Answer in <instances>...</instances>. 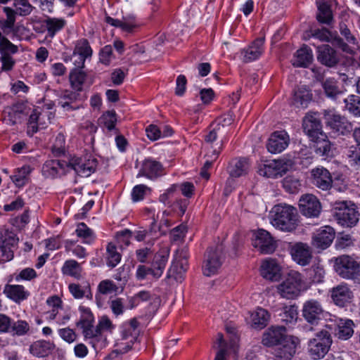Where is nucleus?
<instances>
[{
    "mask_svg": "<svg viewBox=\"0 0 360 360\" xmlns=\"http://www.w3.org/2000/svg\"><path fill=\"white\" fill-rule=\"evenodd\" d=\"M121 21V29L127 32H131L137 27L138 24L136 21V17L133 14H129L122 17Z\"/></svg>",
    "mask_w": 360,
    "mask_h": 360,
    "instance_id": "57",
    "label": "nucleus"
},
{
    "mask_svg": "<svg viewBox=\"0 0 360 360\" xmlns=\"http://www.w3.org/2000/svg\"><path fill=\"white\" fill-rule=\"evenodd\" d=\"M81 312L79 321L77 323L78 327L89 326L90 324L94 323V317L91 310L86 307L80 306L79 308Z\"/></svg>",
    "mask_w": 360,
    "mask_h": 360,
    "instance_id": "54",
    "label": "nucleus"
},
{
    "mask_svg": "<svg viewBox=\"0 0 360 360\" xmlns=\"http://www.w3.org/2000/svg\"><path fill=\"white\" fill-rule=\"evenodd\" d=\"M288 171V165L281 160H273L263 165L259 168V175L268 178L276 179L281 177Z\"/></svg>",
    "mask_w": 360,
    "mask_h": 360,
    "instance_id": "19",
    "label": "nucleus"
},
{
    "mask_svg": "<svg viewBox=\"0 0 360 360\" xmlns=\"http://www.w3.org/2000/svg\"><path fill=\"white\" fill-rule=\"evenodd\" d=\"M335 270L343 278L353 279L360 283V262L347 255L335 259Z\"/></svg>",
    "mask_w": 360,
    "mask_h": 360,
    "instance_id": "5",
    "label": "nucleus"
},
{
    "mask_svg": "<svg viewBox=\"0 0 360 360\" xmlns=\"http://www.w3.org/2000/svg\"><path fill=\"white\" fill-rule=\"evenodd\" d=\"M323 116L327 126L335 134L347 135L353 131L352 124L333 110H324Z\"/></svg>",
    "mask_w": 360,
    "mask_h": 360,
    "instance_id": "6",
    "label": "nucleus"
},
{
    "mask_svg": "<svg viewBox=\"0 0 360 360\" xmlns=\"http://www.w3.org/2000/svg\"><path fill=\"white\" fill-rule=\"evenodd\" d=\"M32 169L29 165H25L18 169L17 172L11 176L13 182L18 186L22 187L27 182V176L31 173Z\"/></svg>",
    "mask_w": 360,
    "mask_h": 360,
    "instance_id": "46",
    "label": "nucleus"
},
{
    "mask_svg": "<svg viewBox=\"0 0 360 360\" xmlns=\"http://www.w3.org/2000/svg\"><path fill=\"white\" fill-rule=\"evenodd\" d=\"M188 263L186 259H179L172 264L168 271V277L181 281L184 274L186 271Z\"/></svg>",
    "mask_w": 360,
    "mask_h": 360,
    "instance_id": "42",
    "label": "nucleus"
},
{
    "mask_svg": "<svg viewBox=\"0 0 360 360\" xmlns=\"http://www.w3.org/2000/svg\"><path fill=\"white\" fill-rule=\"evenodd\" d=\"M345 109L354 116H360V96L349 95L345 98Z\"/></svg>",
    "mask_w": 360,
    "mask_h": 360,
    "instance_id": "49",
    "label": "nucleus"
},
{
    "mask_svg": "<svg viewBox=\"0 0 360 360\" xmlns=\"http://www.w3.org/2000/svg\"><path fill=\"white\" fill-rule=\"evenodd\" d=\"M296 352V344L292 338L278 345L274 354L276 360H290Z\"/></svg>",
    "mask_w": 360,
    "mask_h": 360,
    "instance_id": "29",
    "label": "nucleus"
},
{
    "mask_svg": "<svg viewBox=\"0 0 360 360\" xmlns=\"http://www.w3.org/2000/svg\"><path fill=\"white\" fill-rule=\"evenodd\" d=\"M44 23L49 36L53 37L56 32L65 27L66 21L63 18H48L44 21Z\"/></svg>",
    "mask_w": 360,
    "mask_h": 360,
    "instance_id": "44",
    "label": "nucleus"
},
{
    "mask_svg": "<svg viewBox=\"0 0 360 360\" xmlns=\"http://www.w3.org/2000/svg\"><path fill=\"white\" fill-rule=\"evenodd\" d=\"M289 141V136L286 131H277L271 135L266 148L271 153H281L288 147Z\"/></svg>",
    "mask_w": 360,
    "mask_h": 360,
    "instance_id": "21",
    "label": "nucleus"
},
{
    "mask_svg": "<svg viewBox=\"0 0 360 360\" xmlns=\"http://www.w3.org/2000/svg\"><path fill=\"white\" fill-rule=\"evenodd\" d=\"M291 255L294 261L298 264L306 266L311 259V252L306 243H297L291 248Z\"/></svg>",
    "mask_w": 360,
    "mask_h": 360,
    "instance_id": "24",
    "label": "nucleus"
},
{
    "mask_svg": "<svg viewBox=\"0 0 360 360\" xmlns=\"http://www.w3.org/2000/svg\"><path fill=\"white\" fill-rule=\"evenodd\" d=\"M283 187L290 193L297 192L301 187L300 180L293 176H286L283 182Z\"/></svg>",
    "mask_w": 360,
    "mask_h": 360,
    "instance_id": "59",
    "label": "nucleus"
},
{
    "mask_svg": "<svg viewBox=\"0 0 360 360\" xmlns=\"http://www.w3.org/2000/svg\"><path fill=\"white\" fill-rule=\"evenodd\" d=\"M11 329L13 331L14 334L21 336L25 335L30 330L29 324L27 321L18 320L14 323L11 321Z\"/></svg>",
    "mask_w": 360,
    "mask_h": 360,
    "instance_id": "60",
    "label": "nucleus"
},
{
    "mask_svg": "<svg viewBox=\"0 0 360 360\" xmlns=\"http://www.w3.org/2000/svg\"><path fill=\"white\" fill-rule=\"evenodd\" d=\"M339 30L340 34L345 38L347 43L340 37H335L333 39L335 44L343 52L354 54L355 49H360L358 39L345 23L341 22L340 24Z\"/></svg>",
    "mask_w": 360,
    "mask_h": 360,
    "instance_id": "8",
    "label": "nucleus"
},
{
    "mask_svg": "<svg viewBox=\"0 0 360 360\" xmlns=\"http://www.w3.org/2000/svg\"><path fill=\"white\" fill-rule=\"evenodd\" d=\"M82 271V269L80 264L73 259L67 260L62 268V271L64 274L77 279L81 278Z\"/></svg>",
    "mask_w": 360,
    "mask_h": 360,
    "instance_id": "45",
    "label": "nucleus"
},
{
    "mask_svg": "<svg viewBox=\"0 0 360 360\" xmlns=\"http://www.w3.org/2000/svg\"><path fill=\"white\" fill-rule=\"evenodd\" d=\"M68 164L65 161L51 160L45 162L42 167L43 175L47 178H55L63 174Z\"/></svg>",
    "mask_w": 360,
    "mask_h": 360,
    "instance_id": "26",
    "label": "nucleus"
},
{
    "mask_svg": "<svg viewBox=\"0 0 360 360\" xmlns=\"http://www.w3.org/2000/svg\"><path fill=\"white\" fill-rule=\"evenodd\" d=\"M25 105L21 103L15 104L11 107H7L4 112V121L6 124L10 125L20 123L25 115Z\"/></svg>",
    "mask_w": 360,
    "mask_h": 360,
    "instance_id": "28",
    "label": "nucleus"
},
{
    "mask_svg": "<svg viewBox=\"0 0 360 360\" xmlns=\"http://www.w3.org/2000/svg\"><path fill=\"white\" fill-rule=\"evenodd\" d=\"M223 261L222 249L219 246L207 249L202 264V273L212 276L217 273Z\"/></svg>",
    "mask_w": 360,
    "mask_h": 360,
    "instance_id": "7",
    "label": "nucleus"
},
{
    "mask_svg": "<svg viewBox=\"0 0 360 360\" xmlns=\"http://www.w3.org/2000/svg\"><path fill=\"white\" fill-rule=\"evenodd\" d=\"M270 319V314L267 310L262 308H257L250 315L252 327L262 329L264 328Z\"/></svg>",
    "mask_w": 360,
    "mask_h": 360,
    "instance_id": "38",
    "label": "nucleus"
},
{
    "mask_svg": "<svg viewBox=\"0 0 360 360\" xmlns=\"http://www.w3.org/2000/svg\"><path fill=\"white\" fill-rule=\"evenodd\" d=\"M281 321L286 323H294L298 318L297 307L295 305L284 306L278 314Z\"/></svg>",
    "mask_w": 360,
    "mask_h": 360,
    "instance_id": "43",
    "label": "nucleus"
},
{
    "mask_svg": "<svg viewBox=\"0 0 360 360\" xmlns=\"http://www.w3.org/2000/svg\"><path fill=\"white\" fill-rule=\"evenodd\" d=\"M289 338H290L287 336L285 327L271 326L263 333L262 343L267 347H272L281 345Z\"/></svg>",
    "mask_w": 360,
    "mask_h": 360,
    "instance_id": "11",
    "label": "nucleus"
},
{
    "mask_svg": "<svg viewBox=\"0 0 360 360\" xmlns=\"http://www.w3.org/2000/svg\"><path fill=\"white\" fill-rule=\"evenodd\" d=\"M100 120L109 131H112L115 129L116 113L114 111H108L102 115Z\"/></svg>",
    "mask_w": 360,
    "mask_h": 360,
    "instance_id": "58",
    "label": "nucleus"
},
{
    "mask_svg": "<svg viewBox=\"0 0 360 360\" xmlns=\"http://www.w3.org/2000/svg\"><path fill=\"white\" fill-rule=\"evenodd\" d=\"M117 288V285L110 280L103 281L98 285L99 292L104 295L116 292Z\"/></svg>",
    "mask_w": 360,
    "mask_h": 360,
    "instance_id": "64",
    "label": "nucleus"
},
{
    "mask_svg": "<svg viewBox=\"0 0 360 360\" xmlns=\"http://www.w3.org/2000/svg\"><path fill=\"white\" fill-rule=\"evenodd\" d=\"M330 297L333 303L340 307H344L350 304L354 298V294L349 286L342 283L330 290Z\"/></svg>",
    "mask_w": 360,
    "mask_h": 360,
    "instance_id": "13",
    "label": "nucleus"
},
{
    "mask_svg": "<svg viewBox=\"0 0 360 360\" xmlns=\"http://www.w3.org/2000/svg\"><path fill=\"white\" fill-rule=\"evenodd\" d=\"M278 293L284 298L294 299L306 290L305 283L300 273L291 271L287 278L278 285Z\"/></svg>",
    "mask_w": 360,
    "mask_h": 360,
    "instance_id": "3",
    "label": "nucleus"
},
{
    "mask_svg": "<svg viewBox=\"0 0 360 360\" xmlns=\"http://www.w3.org/2000/svg\"><path fill=\"white\" fill-rule=\"evenodd\" d=\"M69 80L72 89L76 91H82L85 85L89 86L92 84L88 81L87 75L82 70L72 69L69 75Z\"/></svg>",
    "mask_w": 360,
    "mask_h": 360,
    "instance_id": "30",
    "label": "nucleus"
},
{
    "mask_svg": "<svg viewBox=\"0 0 360 360\" xmlns=\"http://www.w3.org/2000/svg\"><path fill=\"white\" fill-rule=\"evenodd\" d=\"M333 217L341 226L352 227L359 221V213L352 202L341 201L335 203Z\"/></svg>",
    "mask_w": 360,
    "mask_h": 360,
    "instance_id": "2",
    "label": "nucleus"
},
{
    "mask_svg": "<svg viewBox=\"0 0 360 360\" xmlns=\"http://www.w3.org/2000/svg\"><path fill=\"white\" fill-rule=\"evenodd\" d=\"M53 342L46 340H38L31 345L30 351L31 354L38 357L47 356L54 349Z\"/></svg>",
    "mask_w": 360,
    "mask_h": 360,
    "instance_id": "40",
    "label": "nucleus"
},
{
    "mask_svg": "<svg viewBox=\"0 0 360 360\" xmlns=\"http://www.w3.org/2000/svg\"><path fill=\"white\" fill-rule=\"evenodd\" d=\"M348 162L355 169H360V146H352L347 152Z\"/></svg>",
    "mask_w": 360,
    "mask_h": 360,
    "instance_id": "53",
    "label": "nucleus"
},
{
    "mask_svg": "<svg viewBox=\"0 0 360 360\" xmlns=\"http://www.w3.org/2000/svg\"><path fill=\"white\" fill-rule=\"evenodd\" d=\"M250 169V165L246 158L233 160L228 168L229 175L231 177L238 178L245 175Z\"/></svg>",
    "mask_w": 360,
    "mask_h": 360,
    "instance_id": "34",
    "label": "nucleus"
},
{
    "mask_svg": "<svg viewBox=\"0 0 360 360\" xmlns=\"http://www.w3.org/2000/svg\"><path fill=\"white\" fill-rule=\"evenodd\" d=\"M313 60V54L311 49L307 46H304L297 51L292 63L295 67H308Z\"/></svg>",
    "mask_w": 360,
    "mask_h": 360,
    "instance_id": "33",
    "label": "nucleus"
},
{
    "mask_svg": "<svg viewBox=\"0 0 360 360\" xmlns=\"http://www.w3.org/2000/svg\"><path fill=\"white\" fill-rule=\"evenodd\" d=\"M77 236L83 238L84 242L88 244L91 243L95 239L93 231L84 223H79L76 229Z\"/></svg>",
    "mask_w": 360,
    "mask_h": 360,
    "instance_id": "52",
    "label": "nucleus"
},
{
    "mask_svg": "<svg viewBox=\"0 0 360 360\" xmlns=\"http://www.w3.org/2000/svg\"><path fill=\"white\" fill-rule=\"evenodd\" d=\"M331 344L330 332L326 328L322 329L309 339L307 345L308 353L314 359H322L328 352Z\"/></svg>",
    "mask_w": 360,
    "mask_h": 360,
    "instance_id": "4",
    "label": "nucleus"
},
{
    "mask_svg": "<svg viewBox=\"0 0 360 360\" xmlns=\"http://www.w3.org/2000/svg\"><path fill=\"white\" fill-rule=\"evenodd\" d=\"M318 13L316 18L323 24L330 25L333 20L330 6L324 0H316Z\"/></svg>",
    "mask_w": 360,
    "mask_h": 360,
    "instance_id": "39",
    "label": "nucleus"
},
{
    "mask_svg": "<svg viewBox=\"0 0 360 360\" xmlns=\"http://www.w3.org/2000/svg\"><path fill=\"white\" fill-rule=\"evenodd\" d=\"M270 221L275 228L283 231L291 232L297 226V211L291 205H276L270 212Z\"/></svg>",
    "mask_w": 360,
    "mask_h": 360,
    "instance_id": "1",
    "label": "nucleus"
},
{
    "mask_svg": "<svg viewBox=\"0 0 360 360\" xmlns=\"http://www.w3.org/2000/svg\"><path fill=\"white\" fill-rule=\"evenodd\" d=\"M73 52L83 56L86 58L91 57L92 55V49L86 39H81L77 41Z\"/></svg>",
    "mask_w": 360,
    "mask_h": 360,
    "instance_id": "55",
    "label": "nucleus"
},
{
    "mask_svg": "<svg viewBox=\"0 0 360 360\" xmlns=\"http://www.w3.org/2000/svg\"><path fill=\"white\" fill-rule=\"evenodd\" d=\"M318 60L323 65L332 68L339 62V57L335 50L328 44L318 46Z\"/></svg>",
    "mask_w": 360,
    "mask_h": 360,
    "instance_id": "23",
    "label": "nucleus"
},
{
    "mask_svg": "<svg viewBox=\"0 0 360 360\" xmlns=\"http://www.w3.org/2000/svg\"><path fill=\"white\" fill-rule=\"evenodd\" d=\"M302 127L304 132L312 139H315L318 136L321 128L319 120L312 115L304 117Z\"/></svg>",
    "mask_w": 360,
    "mask_h": 360,
    "instance_id": "37",
    "label": "nucleus"
},
{
    "mask_svg": "<svg viewBox=\"0 0 360 360\" xmlns=\"http://www.w3.org/2000/svg\"><path fill=\"white\" fill-rule=\"evenodd\" d=\"M337 336L342 340L350 338L354 334V322L350 319H340L338 323Z\"/></svg>",
    "mask_w": 360,
    "mask_h": 360,
    "instance_id": "41",
    "label": "nucleus"
},
{
    "mask_svg": "<svg viewBox=\"0 0 360 360\" xmlns=\"http://www.w3.org/2000/svg\"><path fill=\"white\" fill-rule=\"evenodd\" d=\"M300 212L307 217H316L321 210L319 199L312 194L302 195L299 201Z\"/></svg>",
    "mask_w": 360,
    "mask_h": 360,
    "instance_id": "14",
    "label": "nucleus"
},
{
    "mask_svg": "<svg viewBox=\"0 0 360 360\" xmlns=\"http://www.w3.org/2000/svg\"><path fill=\"white\" fill-rule=\"evenodd\" d=\"M69 290L72 296L76 299L82 298L84 296L89 297L86 293L89 291V285L82 287L81 285L75 283L69 285Z\"/></svg>",
    "mask_w": 360,
    "mask_h": 360,
    "instance_id": "61",
    "label": "nucleus"
},
{
    "mask_svg": "<svg viewBox=\"0 0 360 360\" xmlns=\"http://www.w3.org/2000/svg\"><path fill=\"white\" fill-rule=\"evenodd\" d=\"M302 313V316L308 323L314 324L321 319L323 309L319 301L311 299L303 304Z\"/></svg>",
    "mask_w": 360,
    "mask_h": 360,
    "instance_id": "17",
    "label": "nucleus"
},
{
    "mask_svg": "<svg viewBox=\"0 0 360 360\" xmlns=\"http://www.w3.org/2000/svg\"><path fill=\"white\" fill-rule=\"evenodd\" d=\"M280 271L279 265L272 259L264 261L261 266V275L267 280H278L280 277Z\"/></svg>",
    "mask_w": 360,
    "mask_h": 360,
    "instance_id": "32",
    "label": "nucleus"
},
{
    "mask_svg": "<svg viewBox=\"0 0 360 360\" xmlns=\"http://www.w3.org/2000/svg\"><path fill=\"white\" fill-rule=\"evenodd\" d=\"M148 276L153 277V269L152 266L148 267L145 265H139L136 271V278L138 281L147 279Z\"/></svg>",
    "mask_w": 360,
    "mask_h": 360,
    "instance_id": "62",
    "label": "nucleus"
},
{
    "mask_svg": "<svg viewBox=\"0 0 360 360\" xmlns=\"http://www.w3.org/2000/svg\"><path fill=\"white\" fill-rule=\"evenodd\" d=\"M311 183L317 188L328 191L332 187L333 179L330 173L323 167L311 170Z\"/></svg>",
    "mask_w": 360,
    "mask_h": 360,
    "instance_id": "18",
    "label": "nucleus"
},
{
    "mask_svg": "<svg viewBox=\"0 0 360 360\" xmlns=\"http://www.w3.org/2000/svg\"><path fill=\"white\" fill-rule=\"evenodd\" d=\"M326 95L329 98H335L342 93L338 82L333 78L326 79L322 83Z\"/></svg>",
    "mask_w": 360,
    "mask_h": 360,
    "instance_id": "48",
    "label": "nucleus"
},
{
    "mask_svg": "<svg viewBox=\"0 0 360 360\" xmlns=\"http://www.w3.org/2000/svg\"><path fill=\"white\" fill-rule=\"evenodd\" d=\"M94 323H91L89 326H84L81 328L82 334L86 339L90 340L89 343L96 349H101L107 345V339L105 336H98V332L96 326L94 327Z\"/></svg>",
    "mask_w": 360,
    "mask_h": 360,
    "instance_id": "25",
    "label": "nucleus"
},
{
    "mask_svg": "<svg viewBox=\"0 0 360 360\" xmlns=\"http://www.w3.org/2000/svg\"><path fill=\"white\" fill-rule=\"evenodd\" d=\"M252 240L253 246L258 249L262 254H271L276 248V240L270 233L264 229L258 230L255 234Z\"/></svg>",
    "mask_w": 360,
    "mask_h": 360,
    "instance_id": "12",
    "label": "nucleus"
},
{
    "mask_svg": "<svg viewBox=\"0 0 360 360\" xmlns=\"http://www.w3.org/2000/svg\"><path fill=\"white\" fill-rule=\"evenodd\" d=\"M18 238L13 231L5 230L0 232V251L6 260L13 257V248L17 245Z\"/></svg>",
    "mask_w": 360,
    "mask_h": 360,
    "instance_id": "16",
    "label": "nucleus"
},
{
    "mask_svg": "<svg viewBox=\"0 0 360 360\" xmlns=\"http://www.w3.org/2000/svg\"><path fill=\"white\" fill-rule=\"evenodd\" d=\"M264 38L256 39L250 46L241 51V60L250 63L258 59L264 51Z\"/></svg>",
    "mask_w": 360,
    "mask_h": 360,
    "instance_id": "22",
    "label": "nucleus"
},
{
    "mask_svg": "<svg viewBox=\"0 0 360 360\" xmlns=\"http://www.w3.org/2000/svg\"><path fill=\"white\" fill-rule=\"evenodd\" d=\"M15 15L26 16L31 13L33 6L28 0H13Z\"/></svg>",
    "mask_w": 360,
    "mask_h": 360,
    "instance_id": "51",
    "label": "nucleus"
},
{
    "mask_svg": "<svg viewBox=\"0 0 360 360\" xmlns=\"http://www.w3.org/2000/svg\"><path fill=\"white\" fill-rule=\"evenodd\" d=\"M169 255V250L167 248H165L154 255L151 264V266L153 269L154 278L158 279L162 275L168 260Z\"/></svg>",
    "mask_w": 360,
    "mask_h": 360,
    "instance_id": "27",
    "label": "nucleus"
},
{
    "mask_svg": "<svg viewBox=\"0 0 360 360\" xmlns=\"http://www.w3.org/2000/svg\"><path fill=\"white\" fill-rule=\"evenodd\" d=\"M40 115L41 112L37 109H34L30 115L27 126V134L30 136H32L38 131V122L40 120Z\"/></svg>",
    "mask_w": 360,
    "mask_h": 360,
    "instance_id": "56",
    "label": "nucleus"
},
{
    "mask_svg": "<svg viewBox=\"0 0 360 360\" xmlns=\"http://www.w3.org/2000/svg\"><path fill=\"white\" fill-rule=\"evenodd\" d=\"M3 10L6 14V18H0V32L4 37L10 34L17 37L20 30V26L15 25L16 15L14 10L8 6L4 7Z\"/></svg>",
    "mask_w": 360,
    "mask_h": 360,
    "instance_id": "15",
    "label": "nucleus"
},
{
    "mask_svg": "<svg viewBox=\"0 0 360 360\" xmlns=\"http://www.w3.org/2000/svg\"><path fill=\"white\" fill-rule=\"evenodd\" d=\"M4 291L8 298L15 302H20L29 296V292L20 285H6Z\"/></svg>",
    "mask_w": 360,
    "mask_h": 360,
    "instance_id": "35",
    "label": "nucleus"
},
{
    "mask_svg": "<svg viewBox=\"0 0 360 360\" xmlns=\"http://www.w3.org/2000/svg\"><path fill=\"white\" fill-rule=\"evenodd\" d=\"M68 167L74 169L77 175L82 177H88L96 170L97 160L90 156L84 158L75 157L70 160Z\"/></svg>",
    "mask_w": 360,
    "mask_h": 360,
    "instance_id": "10",
    "label": "nucleus"
},
{
    "mask_svg": "<svg viewBox=\"0 0 360 360\" xmlns=\"http://www.w3.org/2000/svg\"><path fill=\"white\" fill-rule=\"evenodd\" d=\"M334 238V229L326 226L314 234L312 238V245L317 249L324 250L330 245Z\"/></svg>",
    "mask_w": 360,
    "mask_h": 360,
    "instance_id": "20",
    "label": "nucleus"
},
{
    "mask_svg": "<svg viewBox=\"0 0 360 360\" xmlns=\"http://www.w3.org/2000/svg\"><path fill=\"white\" fill-rule=\"evenodd\" d=\"M96 328L98 332V336H104L103 332L110 330L112 328V324L108 316H103L99 319Z\"/></svg>",
    "mask_w": 360,
    "mask_h": 360,
    "instance_id": "63",
    "label": "nucleus"
},
{
    "mask_svg": "<svg viewBox=\"0 0 360 360\" xmlns=\"http://www.w3.org/2000/svg\"><path fill=\"white\" fill-rule=\"evenodd\" d=\"M312 94L305 86H300L294 93L292 98V104L297 108H307L308 103L311 100Z\"/></svg>",
    "mask_w": 360,
    "mask_h": 360,
    "instance_id": "36",
    "label": "nucleus"
},
{
    "mask_svg": "<svg viewBox=\"0 0 360 360\" xmlns=\"http://www.w3.org/2000/svg\"><path fill=\"white\" fill-rule=\"evenodd\" d=\"M18 48L13 44L6 37L2 35L0 32V60L1 62V70L9 71L15 65V60L11 54L17 53Z\"/></svg>",
    "mask_w": 360,
    "mask_h": 360,
    "instance_id": "9",
    "label": "nucleus"
},
{
    "mask_svg": "<svg viewBox=\"0 0 360 360\" xmlns=\"http://www.w3.org/2000/svg\"><path fill=\"white\" fill-rule=\"evenodd\" d=\"M314 151L316 155L321 157L328 158L333 155L330 142L326 139L316 141Z\"/></svg>",
    "mask_w": 360,
    "mask_h": 360,
    "instance_id": "50",
    "label": "nucleus"
},
{
    "mask_svg": "<svg viewBox=\"0 0 360 360\" xmlns=\"http://www.w3.org/2000/svg\"><path fill=\"white\" fill-rule=\"evenodd\" d=\"M161 164L152 159H146L143 161L141 168L137 176H146L148 179L156 178L161 174Z\"/></svg>",
    "mask_w": 360,
    "mask_h": 360,
    "instance_id": "31",
    "label": "nucleus"
},
{
    "mask_svg": "<svg viewBox=\"0 0 360 360\" xmlns=\"http://www.w3.org/2000/svg\"><path fill=\"white\" fill-rule=\"evenodd\" d=\"M121 255L115 245L109 243L106 248V263L109 267H115L121 260Z\"/></svg>",
    "mask_w": 360,
    "mask_h": 360,
    "instance_id": "47",
    "label": "nucleus"
}]
</instances>
